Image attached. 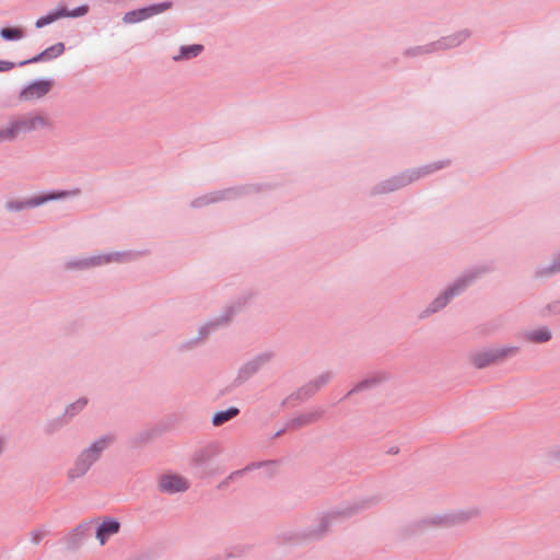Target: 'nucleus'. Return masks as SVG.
I'll return each mask as SVG.
<instances>
[{
    "label": "nucleus",
    "mask_w": 560,
    "mask_h": 560,
    "mask_svg": "<svg viewBox=\"0 0 560 560\" xmlns=\"http://www.w3.org/2000/svg\"><path fill=\"white\" fill-rule=\"evenodd\" d=\"M201 343L197 340V338H191V339H187V340H184L182 341L178 346H177V351L180 352V353H184V352H188V351H191L194 349H196L197 347H199Z\"/></svg>",
    "instance_id": "obj_33"
},
{
    "label": "nucleus",
    "mask_w": 560,
    "mask_h": 560,
    "mask_svg": "<svg viewBox=\"0 0 560 560\" xmlns=\"http://www.w3.org/2000/svg\"><path fill=\"white\" fill-rule=\"evenodd\" d=\"M525 338L535 343H544L551 339V331L547 327L525 332Z\"/></svg>",
    "instance_id": "obj_25"
},
{
    "label": "nucleus",
    "mask_w": 560,
    "mask_h": 560,
    "mask_svg": "<svg viewBox=\"0 0 560 560\" xmlns=\"http://www.w3.org/2000/svg\"><path fill=\"white\" fill-rule=\"evenodd\" d=\"M273 462H256V463H252L249 465H247L244 469H246V472L247 471H250V470H254V469H258L260 467H262L264 465H267V464H272Z\"/></svg>",
    "instance_id": "obj_40"
},
{
    "label": "nucleus",
    "mask_w": 560,
    "mask_h": 560,
    "mask_svg": "<svg viewBox=\"0 0 560 560\" xmlns=\"http://www.w3.org/2000/svg\"><path fill=\"white\" fill-rule=\"evenodd\" d=\"M12 68H13V63L12 62L0 61V72L8 71V70H10Z\"/></svg>",
    "instance_id": "obj_41"
},
{
    "label": "nucleus",
    "mask_w": 560,
    "mask_h": 560,
    "mask_svg": "<svg viewBox=\"0 0 560 560\" xmlns=\"http://www.w3.org/2000/svg\"><path fill=\"white\" fill-rule=\"evenodd\" d=\"M520 348L516 346H504L489 348L471 354V363L476 369H485L489 365L501 363L517 354Z\"/></svg>",
    "instance_id": "obj_8"
},
{
    "label": "nucleus",
    "mask_w": 560,
    "mask_h": 560,
    "mask_svg": "<svg viewBox=\"0 0 560 560\" xmlns=\"http://www.w3.org/2000/svg\"><path fill=\"white\" fill-rule=\"evenodd\" d=\"M471 33L469 30H462L454 34L443 36L440 39L432 42L434 51L447 50L462 45L466 39L470 37Z\"/></svg>",
    "instance_id": "obj_11"
},
{
    "label": "nucleus",
    "mask_w": 560,
    "mask_h": 560,
    "mask_svg": "<svg viewBox=\"0 0 560 560\" xmlns=\"http://www.w3.org/2000/svg\"><path fill=\"white\" fill-rule=\"evenodd\" d=\"M381 500L382 498L380 495H368L346 502L338 508L323 513L318 518V524L314 527H307L301 530L299 538L303 540H319L328 534L330 527L338 520L350 518L371 510L376 506Z\"/></svg>",
    "instance_id": "obj_1"
},
{
    "label": "nucleus",
    "mask_w": 560,
    "mask_h": 560,
    "mask_svg": "<svg viewBox=\"0 0 560 560\" xmlns=\"http://www.w3.org/2000/svg\"><path fill=\"white\" fill-rule=\"evenodd\" d=\"M205 47L201 44L184 45L179 47L178 54L173 57L174 61L190 60L198 57Z\"/></svg>",
    "instance_id": "obj_19"
},
{
    "label": "nucleus",
    "mask_w": 560,
    "mask_h": 560,
    "mask_svg": "<svg viewBox=\"0 0 560 560\" xmlns=\"http://www.w3.org/2000/svg\"><path fill=\"white\" fill-rule=\"evenodd\" d=\"M189 487L190 483L188 479L177 474H163L158 478V489L161 493L164 494L185 492L189 489Z\"/></svg>",
    "instance_id": "obj_10"
},
{
    "label": "nucleus",
    "mask_w": 560,
    "mask_h": 560,
    "mask_svg": "<svg viewBox=\"0 0 560 560\" xmlns=\"http://www.w3.org/2000/svg\"><path fill=\"white\" fill-rule=\"evenodd\" d=\"M389 178L394 185V188H396V190H400V189L407 187L408 185L412 184V178L410 177L408 170H405L404 172H401L399 174L393 175Z\"/></svg>",
    "instance_id": "obj_28"
},
{
    "label": "nucleus",
    "mask_w": 560,
    "mask_h": 560,
    "mask_svg": "<svg viewBox=\"0 0 560 560\" xmlns=\"http://www.w3.org/2000/svg\"><path fill=\"white\" fill-rule=\"evenodd\" d=\"M210 335H212V332L205 323L198 327V334L196 338L200 343H203L209 338Z\"/></svg>",
    "instance_id": "obj_36"
},
{
    "label": "nucleus",
    "mask_w": 560,
    "mask_h": 560,
    "mask_svg": "<svg viewBox=\"0 0 560 560\" xmlns=\"http://www.w3.org/2000/svg\"><path fill=\"white\" fill-rule=\"evenodd\" d=\"M397 191L396 188H394V185L390 180V178L383 179L375 185H373L369 190L370 197H375L380 195H387L390 192Z\"/></svg>",
    "instance_id": "obj_24"
},
{
    "label": "nucleus",
    "mask_w": 560,
    "mask_h": 560,
    "mask_svg": "<svg viewBox=\"0 0 560 560\" xmlns=\"http://www.w3.org/2000/svg\"><path fill=\"white\" fill-rule=\"evenodd\" d=\"M143 8L145 11L147 19H150L152 16L161 14V13L170 10L171 8H173V2L172 1H163V2H159V3L150 4V5H147Z\"/></svg>",
    "instance_id": "obj_27"
},
{
    "label": "nucleus",
    "mask_w": 560,
    "mask_h": 560,
    "mask_svg": "<svg viewBox=\"0 0 560 560\" xmlns=\"http://www.w3.org/2000/svg\"><path fill=\"white\" fill-rule=\"evenodd\" d=\"M241 410L237 407H230L225 410L217 411L211 419V423L214 427H220L225 422L232 420L240 415Z\"/></svg>",
    "instance_id": "obj_23"
},
{
    "label": "nucleus",
    "mask_w": 560,
    "mask_h": 560,
    "mask_svg": "<svg viewBox=\"0 0 560 560\" xmlns=\"http://www.w3.org/2000/svg\"><path fill=\"white\" fill-rule=\"evenodd\" d=\"M36 541L39 540V536L38 535H35V538H34Z\"/></svg>",
    "instance_id": "obj_45"
},
{
    "label": "nucleus",
    "mask_w": 560,
    "mask_h": 560,
    "mask_svg": "<svg viewBox=\"0 0 560 560\" xmlns=\"http://www.w3.org/2000/svg\"><path fill=\"white\" fill-rule=\"evenodd\" d=\"M334 377V373L328 371L318 375L316 378L312 380L311 383L315 385V388L319 390L322 387L327 385Z\"/></svg>",
    "instance_id": "obj_31"
},
{
    "label": "nucleus",
    "mask_w": 560,
    "mask_h": 560,
    "mask_svg": "<svg viewBox=\"0 0 560 560\" xmlns=\"http://www.w3.org/2000/svg\"><path fill=\"white\" fill-rule=\"evenodd\" d=\"M398 452H399V448H398L397 446H392V447L387 451V453H388V454H393V455L398 454Z\"/></svg>",
    "instance_id": "obj_42"
},
{
    "label": "nucleus",
    "mask_w": 560,
    "mask_h": 560,
    "mask_svg": "<svg viewBox=\"0 0 560 560\" xmlns=\"http://www.w3.org/2000/svg\"><path fill=\"white\" fill-rule=\"evenodd\" d=\"M51 89V82L37 81L30 84L21 92V98L24 101H34L45 96Z\"/></svg>",
    "instance_id": "obj_14"
},
{
    "label": "nucleus",
    "mask_w": 560,
    "mask_h": 560,
    "mask_svg": "<svg viewBox=\"0 0 560 560\" xmlns=\"http://www.w3.org/2000/svg\"><path fill=\"white\" fill-rule=\"evenodd\" d=\"M90 10L88 4H82L72 9V19L85 15Z\"/></svg>",
    "instance_id": "obj_39"
},
{
    "label": "nucleus",
    "mask_w": 560,
    "mask_h": 560,
    "mask_svg": "<svg viewBox=\"0 0 560 560\" xmlns=\"http://www.w3.org/2000/svg\"><path fill=\"white\" fill-rule=\"evenodd\" d=\"M287 429H288L287 427H285V428H283V429H280L279 431H277V432L273 434V438H279V436H281V435L285 432V430H287Z\"/></svg>",
    "instance_id": "obj_43"
},
{
    "label": "nucleus",
    "mask_w": 560,
    "mask_h": 560,
    "mask_svg": "<svg viewBox=\"0 0 560 560\" xmlns=\"http://www.w3.org/2000/svg\"><path fill=\"white\" fill-rule=\"evenodd\" d=\"M80 194V190L79 189H73L72 188V191H71V195H72V198H74L77 195Z\"/></svg>",
    "instance_id": "obj_44"
},
{
    "label": "nucleus",
    "mask_w": 560,
    "mask_h": 560,
    "mask_svg": "<svg viewBox=\"0 0 560 560\" xmlns=\"http://www.w3.org/2000/svg\"><path fill=\"white\" fill-rule=\"evenodd\" d=\"M120 529V523L116 518H105L97 527H96V538L100 540V544L103 546L106 544L109 536L117 534Z\"/></svg>",
    "instance_id": "obj_17"
},
{
    "label": "nucleus",
    "mask_w": 560,
    "mask_h": 560,
    "mask_svg": "<svg viewBox=\"0 0 560 560\" xmlns=\"http://www.w3.org/2000/svg\"><path fill=\"white\" fill-rule=\"evenodd\" d=\"M300 388H301V393L304 396L305 400L310 399L311 397H313L318 392L315 388V385H313L311 383V381L307 382L306 384H304L303 386H301Z\"/></svg>",
    "instance_id": "obj_35"
},
{
    "label": "nucleus",
    "mask_w": 560,
    "mask_h": 560,
    "mask_svg": "<svg viewBox=\"0 0 560 560\" xmlns=\"http://www.w3.org/2000/svg\"><path fill=\"white\" fill-rule=\"evenodd\" d=\"M291 400H300V401H304L305 398L304 396L302 395L301 393V388L296 389L295 392L291 393L288 397H285L281 405L282 406H285L288 405Z\"/></svg>",
    "instance_id": "obj_38"
},
{
    "label": "nucleus",
    "mask_w": 560,
    "mask_h": 560,
    "mask_svg": "<svg viewBox=\"0 0 560 560\" xmlns=\"http://www.w3.org/2000/svg\"><path fill=\"white\" fill-rule=\"evenodd\" d=\"M69 15V11L67 10L66 7L63 8H59V9H56L51 12H49L48 14L39 18L36 22H35V26L37 28H40V27H44L46 25H49L62 18H66Z\"/></svg>",
    "instance_id": "obj_22"
},
{
    "label": "nucleus",
    "mask_w": 560,
    "mask_h": 560,
    "mask_svg": "<svg viewBox=\"0 0 560 560\" xmlns=\"http://www.w3.org/2000/svg\"><path fill=\"white\" fill-rule=\"evenodd\" d=\"M476 508L457 510L444 514H432L415 520L401 528L404 537L420 535L432 528H450L460 526L479 515Z\"/></svg>",
    "instance_id": "obj_2"
},
{
    "label": "nucleus",
    "mask_w": 560,
    "mask_h": 560,
    "mask_svg": "<svg viewBox=\"0 0 560 560\" xmlns=\"http://www.w3.org/2000/svg\"><path fill=\"white\" fill-rule=\"evenodd\" d=\"M388 378V375L387 373L385 372H376L375 374H373L372 376H369L362 381H360L359 383H357L346 395H345V399L350 397L351 395L355 394V393H359V392H362V390H365V389H370V388H373L377 385H380L381 383L387 381Z\"/></svg>",
    "instance_id": "obj_15"
},
{
    "label": "nucleus",
    "mask_w": 560,
    "mask_h": 560,
    "mask_svg": "<svg viewBox=\"0 0 560 560\" xmlns=\"http://www.w3.org/2000/svg\"><path fill=\"white\" fill-rule=\"evenodd\" d=\"M267 187V185L262 184H246L211 191L192 199L190 201V207L194 209H199L217 202L236 200L253 194H257Z\"/></svg>",
    "instance_id": "obj_5"
},
{
    "label": "nucleus",
    "mask_w": 560,
    "mask_h": 560,
    "mask_svg": "<svg viewBox=\"0 0 560 560\" xmlns=\"http://www.w3.org/2000/svg\"><path fill=\"white\" fill-rule=\"evenodd\" d=\"M144 20H148L147 15H145L144 8H139L137 10L128 11L122 16V22L125 24H135V23L142 22Z\"/></svg>",
    "instance_id": "obj_29"
},
{
    "label": "nucleus",
    "mask_w": 560,
    "mask_h": 560,
    "mask_svg": "<svg viewBox=\"0 0 560 560\" xmlns=\"http://www.w3.org/2000/svg\"><path fill=\"white\" fill-rule=\"evenodd\" d=\"M324 415V410L320 408H317L313 411L301 413L289 421H287L285 425L290 430H298L303 427L313 424L322 419Z\"/></svg>",
    "instance_id": "obj_12"
},
{
    "label": "nucleus",
    "mask_w": 560,
    "mask_h": 560,
    "mask_svg": "<svg viewBox=\"0 0 560 560\" xmlns=\"http://www.w3.org/2000/svg\"><path fill=\"white\" fill-rule=\"evenodd\" d=\"M116 442V434L108 432L95 439L77 456L72 466V479L83 477L101 459L103 453Z\"/></svg>",
    "instance_id": "obj_4"
},
{
    "label": "nucleus",
    "mask_w": 560,
    "mask_h": 560,
    "mask_svg": "<svg viewBox=\"0 0 560 560\" xmlns=\"http://www.w3.org/2000/svg\"><path fill=\"white\" fill-rule=\"evenodd\" d=\"M245 472H246V469H238V470H235V471L231 472L224 480H222L218 485V489H224L225 487H228L230 485V482H232L235 479L244 476Z\"/></svg>",
    "instance_id": "obj_34"
},
{
    "label": "nucleus",
    "mask_w": 560,
    "mask_h": 560,
    "mask_svg": "<svg viewBox=\"0 0 560 560\" xmlns=\"http://www.w3.org/2000/svg\"><path fill=\"white\" fill-rule=\"evenodd\" d=\"M273 352L266 351L258 353L253 359L246 361L237 371V375L233 382L235 386H240L257 374L272 358Z\"/></svg>",
    "instance_id": "obj_9"
},
{
    "label": "nucleus",
    "mask_w": 560,
    "mask_h": 560,
    "mask_svg": "<svg viewBox=\"0 0 560 560\" xmlns=\"http://www.w3.org/2000/svg\"><path fill=\"white\" fill-rule=\"evenodd\" d=\"M433 52H435L433 43H429L425 45L408 47L402 51V56L406 58H416L422 55H429Z\"/></svg>",
    "instance_id": "obj_26"
},
{
    "label": "nucleus",
    "mask_w": 560,
    "mask_h": 560,
    "mask_svg": "<svg viewBox=\"0 0 560 560\" xmlns=\"http://www.w3.org/2000/svg\"><path fill=\"white\" fill-rule=\"evenodd\" d=\"M63 45L62 44H56L48 49L44 50L38 57L34 58V61L42 60V59H50L54 57L59 56L63 51Z\"/></svg>",
    "instance_id": "obj_30"
},
{
    "label": "nucleus",
    "mask_w": 560,
    "mask_h": 560,
    "mask_svg": "<svg viewBox=\"0 0 560 560\" xmlns=\"http://www.w3.org/2000/svg\"><path fill=\"white\" fill-rule=\"evenodd\" d=\"M0 35L7 40L21 39L24 36L23 31L21 28L10 27L2 28Z\"/></svg>",
    "instance_id": "obj_32"
},
{
    "label": "nucleus",
    "mask_w": 560,
    "mask_h": 560,
    "mask_svg": "<svg viewBox=\"0 0 560 560\" xmlns=\"http://www.w3.org/2000/svg\"><path fill=\"white\" fill-rule=\"evenodd\" d=\"M89 399L86 397H80L72 402V416L81 412L88 406Z\"/></svg>",
    "instance_id": "obj_37"
},
{
    "label": "nucleus",
    "mask_w": 560,
    "mask_h": 560,
    "mask_svg": "<svg viewBox=\"0 0 560 560\" xmlns=\"http://www.w3.org/2000/svg\"><path fill=\"white\" fill-rule=\"evenodd\" d=\"M147 250H121L100 253L86 257L72 259V269H90L108 264H127L144 256Z\"/></svg>",
    "instance_id": "obj_7"
},
{
    "label": "nucleus",
    "mask_w": 560,
    "mask_h": 560,
    "mask_svg": "<svg viewBox=\"0 0 560 560\" xmlns=\"http://www.w3.org/2000/svg\"><path fill=\"white\" fill-rule=\"evenodd\" d=\"M51 121L47 116L30 114L21 116L0 128V142L12 141L21 135L39 129H50Z\"/></svg>",
    "instance_id": "obj_6"
},
{
    "label": "nucleus",
    "mask_w": 560,
    "mask_h": 560,
    "mask_svg": "<svg viewBox=\"0 0 560 560\" xmlns=\"http://www.w3.org/2000/svg\"><path fill=\"white\" fill-rule=\"evenodd\" d=\"M219 453V446L217 444H210L201 450L195 452L192 456V460L196 465H205L208 463L213 456Z\"/></svg>",
    "instance_id": "obj_21"
},
{
    "label": "nucleus",
    "mask_w": 560,
    "mask_h": 560,
    "mask_svg": "<svg viewBox=\"0 0 560 560\" xmlns=\"http://www.w3.org/2000/svg\"><path fill=\"white\" fill-rule=\"evenodd\" d=\"M65 196H66V194L62 192V194H58V195H45V196H40V197L31 198L21 203L10 202V203H8V209L20 210V209H23L26 207H36V206H39L48 200H52L57 197H65Z\"/></svg>",
    "instance_id": "obj_20"
},
{
    "label": "nucleus",
    "mask_w": 560,
    "mask_h": 560,
    "mask_svg": "<svg viewBox=\"0 0 560 560\" xmlns=\"http://www.w3.org/2000/svg\"><path fill=\"white\" fill-rule=\"evenodd\" d=\"M236 311L234 306H228L223 310V312L213 318H210L206 322V325L210 329V331L213 334L220 328H223L229 325L232 317L235 315Z\"/></svg>",
    "instance_id": "obj_18"
},
{
    "label": "nucleus",
    "mask_w": 560,
    "mask_h": 560,
    "mask_svg": "<svg viewBox=\"0 0 560 560\" xmlns=\"http://www.w3.org/2000/svg\"><path fill=\"white\" fill-rule=\"evenodd\" d=\"M451 164L450 160H442L432 162L416 168H408L410 177L412 178V183L417 182L420 178L427 177L442 168L447 167Z\"/></svg>",
    "instance_id": "obj_13"
},
{
    "label": "nucleus",
    "mask_w": 560,
    "mask_h": 560,
    "mask_svg": "<svg viewBox=\"0 0 560 560\" xmlns=\"http://www.w3.org/2000/svg\"><path fill=\"white\" fill-rule=\"evenodd\" d=\"M485 271L482 268L465 271L431 301L428 307L420 314V318H425L445 308L453 299L462 295Z\"/></svg>",
    "instance_id": "obj_3"
},
{
    "label": "nucleus",
    "mask_w": 560,
    "mask_h": 560,
    "mask_svg": "<svg viewBox=\"0 0 560 560\" xmlns=\"http://www.w3.org/2000/svg\"><path fill=\"white\" fill-rule=\"evenodd\" d=\"M560 273V248L555 252L547 265L538 266L534 272L537 279H547Z\"/></svg>",
    "instance_id": "obj_16"
}]
</instances>
